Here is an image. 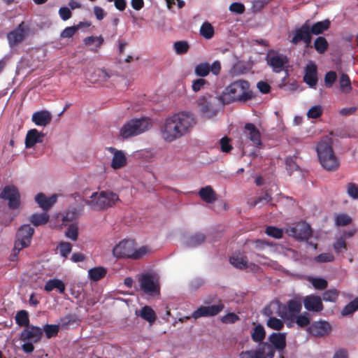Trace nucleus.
<instances>
[{"label":"nucleus","mask_w":358,"mask_h":358,"mask_svg":"<svg viewBox=\"0 0 358 358\" xmlns=\"http://www.w3.org/2000/svg\"><path fill=\"white\" fill-rule=\"evenodd\" d=\"M196 124L193 113L180 112L166 119L162 129L163 138L172 142L189 133Z\"/></svg>","instance_id":"f257e3e1"},{"label":"nucleus","mask_w":358,"mask_h":358,"mask_svg":"<svg viewBox=\"0 0 358 358\" xmlns=\"http://www.w3.org/2000/svg\"><path fill=\"white\" fill-rule=\"evenodd\" d=\"M255 98L250 83L243 79H238L227 85L222 91L219 100L223 104L234 102L245 103Z\"/></svg>","instance_id":"f03ea898"},{"label":"nucleus","mask_w":358,"mask_h":358,"mask_svg":"<svg viewBox=\"0 0 358 358\" xmlns=\"http://www.w3.org/2000/svg\"><path fill=\"white\" fill-rule=\"evenodd\" d=\"M150 252L147 246L135 249L134 240H123L113 249V255L118 259H139Z\"/></svg>","instance_id":"7ed1b4c3"},{"label":"nucleus","mask_w":358,"mask_h":358,"mask_svg":"<svg viewBox=\"0 0 358 358\" xmlns=\"http://www.w3.org/2000/svg\"><path fill=\"white\" fill-rule=\"evenodd\" d=\"M120 201L117 194L110 191H101L94 192L90 199L86 201V204L94 210H104L113 207Z\"/></svg>","instance_id":"20e7f679"},{"label":"nucleus","mask_w":358,"mask_h":358,"mask_svg":"<svg viewBox=\"0 0 358 358\" xmlns=\"http://www.w3.org/2000/svg\"><path fill=\"white\" fill-rule=\"evenodd\" d=\"M316 150L319 161L324 169L334 171L338 168L340 163L330 143L325 141L319 142Z\"/></svg>","instance_id":"39448f33"},{"label":"nucleus","mask_w":358,"mask_h":358,"mask_svg":"<svg viewBox=\"0 0 358 358\" xmlns=\"http://www.w3.org/2000/svg\"><path fill=\"white\" fill-rule=\"evenodd\" d=\"M263 314L268 317L266 326L271 329L280 331L284 327L282 320L278 319L275 315L281 317V303L278 301H271L263 310Z\"/></svg>","instance_id":"423d86ee"},{"label":"nucleus","mask_w":358,"mask_h":358,"mask_svg":"<svg viewBox=\"0 0 358 358\" xmlns=\"http://www.w3.org/2000/svg\"><path fill=\"white\" fill-rule=\"evenodd\" d=\"M149 121L145 118L133 119L125 123L120 129V136L128 138L137 136L148 129Z\"/></svg>","instance_id":"0eeeda50"},{"label":"nucleus","mask_w":358,"mask_h":358,"mask_svg":"<svg viewBox=\"0 0 358 358\" xmlns=\"http://www.w3.org/2000/svg\"><path fill=\"white\" fill-rule=\"evenodd\" d=\"M218 100L216 96L206 94L197 100V104L202 115L207 119L215 117L219 111Z\"/></svg>","instance_id":"6e6552de"},{"label":"nucleus","mask_w":358,"mask_h":358,"mask_svg":"<svg viewBox=\"0 0 358 358\" xmlns=\"http://www.w3.org/2000/svg\"><path fill=\"white\" fill-rule=\"evenodd\" d=\"M34 233V229L30 224H24L18 229L13 249L15 255L30 245Z\"/></svg>","instance_id":"1a4fd4ad"},{"label":"nucleus","mask_w":358,"mask_h":358,"mask_svg":"<svg viewBox=\"0 0 358 358\" xmlns=\"http://www.w3.org/2000/svg\"><path fill=\"white\" fill-rule=\"evenodd\" d=\"M302 304L301 297H294L289 299L285 304L281 303V318L289 322L301 313Z\"/></svg>","instance_id":"9d476101"},{"label":"nucleus","mask_w":358,"mask_h":358,"mask_svg":"<svg viewBox=\"0 0 358 358\" xmlns=\"http://www.w3.org/2000/svg\"><path fill=\"white\" fill-rule=\"evenodd\" d=\"M0 199L8 201V207L11 210L17 209L21 204V195L18 189L13 185H6L0 192Z\"/></svg>","instance_id":"9b49d317"},{"label":"nucleus","mask_w":358,"mask_h":358,"mask_svg":"<svg viewBox=\"0 0 358 358\" xmlns=\"http://www.w3.org/2000/svg\"><path fill=\"white\" fill-rule=\"evenodd\" d=\"M274 348L267 342L259 345L255 350L243 351L239 358H273Z\"/></svg>","instance_id":"f8f14e48"},{"label":"nucleus","mask_w":358,"mask_h":358,"mask_svg":"<svg viewBox=\"0 0 358 358\" xmlns=\"http://www.w3.org/2000/svg\"><path fill=\"white\" fill-rule=\"evenodd\" d=\"M267 64L270 66L273 71L280 73L285 69L289 59L286 55L278 53L274 50H270L266 57Z\"/></svg>","instance_id":"ddd939ff"},{"label":"nucleus","mask_w":358,"mask_h":358,"mask_svg":"<svg viewBox=\"0 0 358 358\" xmlns=\"http://www.w3.org/2000/svg\"><path fill=\"white\" fill-rule=\"evenodd\" d=\"M312 41L311 32L310 31V20H306L299 28L294 30V36L291 43L296 45L300 42H303L306 47L310 46Z\"/></svg>","instance_id":"4468645a"},{"label":"nucleus","mask_w":358,"mask_h":358,"mask_svg":"<svg viewBox=\"0 0 358 358\" xmlns=\"http://www.w3.org/2000/svg\"><path fill=\"white\" fill-rule=\"evenodd\" d=\"M224 308V303L220 300L215 305L201 306L194 310L192 317L196 320L203 317H213L218 315Z\"/></svg>","instance_id":"2eb2a0df"},{"label":"nucleus","mask_w":358,"mask_h":358,"mask_svg":"<svg viewBox=\"0 0 358 358\" xmlns=\"http://www.w3.org/2000/svg\"><path fill=\"white\" fill-rule=\"evenodd\" d=\"M29 27L25 25L24 22L18 24L16 29L9 32L7 38L10 47L13 48L22 43L28 34Z\"/></svg>","instance_id":"dca6fc26"},{"label":"nucleus","mask_w":358,"mask_h":358,"mask_svg":"<svg viewBox=\"0 0 358 358\" xmlns=\"http://www.w3.org/2000/svg\"><path fill=\"white\" fill-rule=\"evenodd\" d=\"M222 66L220 61L216 60L210 65L208 62L197 64L194 68L195 74L203 78L207 76L210 72L215 76H218L221 71Z\"/></svg>","instance_id":"f3484780"},{"label":"nucleus","mask_w":358,"mask_h":358,"mask_svg":"<svg viewBox=\"0 0 358 358\" xmlns=\"http://www.w3.org/2000/svg\"><path fill=\"white\" fill-rule=\"evenodd\" d=\"M141 289L148 295H155L159 293V287L154 281V277L150 273L141 275L138 278Z\"/></svg>","instance_id":"a211bd4d"},{"label":"nucleus","mask_w":358,"mask_h":358,"mask_svg":"<svg viewBox=\"0 0 358 358\" xmlns=\"http://www.w3.org/2000/svg\"><path fill=\"white\" fill-rule=\"evenodd\" d=\"M301 301L307 312L319 313L324 309L322 299L319 296L307 295L301 299Z\"/></svg>","instance_id":"6ab92c4d"},{"label":"nucleus","mask_w":358,"mask_h":358,"mask_svg":"<svg viewBox=\"0 0 358 358\" xmlns=\"http://www.w3.org/2000/svg\"><path fill=\"white\" fill-rule=\"evenodd\" d=\"M43 336V329L40 327L29 325L25 327L20 334V340L22 341H33L38 343Z\"/></svg>","instance_id":"aec40b11"},{"label":"nucleus","mask_w":358,"mask_h":358,"mask_svg":"<svg viewBox=\"0 0 358 358\" xmlns=\"http://www.w3.org/2000/svg\"><path fill=\"white\" fill-rule=\"evenodd\" d=\"M331 331L330 324L324 320L314 322L308 328V331L311 335L319 338L327 336Z\"/></svg>","instance_id":"412c9836"},{"label":"nucleus","mask_w":358,"mask_h":358,"mask_svg":"<svg viewBox=\"0 0 358 358\" xmlns=\"http://www.w3.org/2000/svg\"><path fill=\"white\" fill-rule=\"evenodd\" d=\"M289 232L290 236L297 240H308L312 236L311 227L306 222L299 223L295 227H291Z\"/></svg>","instance_id":"4be33fe9"},{"label":"nucleus","mask_w":358,"mask_h":358,"mask_svg":"<svg viewBox=\"0 0 358 358\" xmlns=\"http://www.w3.org/2000/svg\"><path fill=\"white\" fill-rule=\"evenodd\" d=\"M268 341L270 345L279 351L280 358H284L283 350L286 347V336L285 333H272L269 337Z\"/></svg>","instance_id":"5701e85b"},{"label":"nucleus","mask_w":358,"mask_h":358,"mask_svg":"<svg viewBox=\"0 0 358 358\" xmlns=\"http://www.w3.org/2000/svg\"><path fill=\"white\" fill-rule=\"evenodd\" d=\"M317 69L313 62L308 63L305 68L303 81L310 87H314L317 83Z\"/></svg>","instance_id":"b1692460"},{"label":"nucleus","mask_w":358,"mask_h":358,"mask_svg":"<svg viewBox=\"0 0 358 358\" xmlns=\"http://www.w3.org/2000/svg\"><path fill=\"white\" fill-rule=\"evenodd\" d=\"M245 136L255 146L262 144L259 130L252 123H246L244 127Z\"/></svg>","instance_id":"393cba45"},{"label":"nucleus","mask_w":358,"mask_h":358,"mask_svg":"<svg viewBox=\"0 0 358 358\" xmlns=\"http://www.w3.org/2000/svg\"><path fill=\"white\" fill-rule=\"evenodd\" d=\"M57 196L52 194L50 197H47L43 193H38L35 196V201L39 207L43 210L48 211L57 202Z\"/></svg>","instance_id":"a878e982"},{"label":"nucleus","mask_w":358,"mask_h":358,"mask_svg":"<svg viewBox=\"0 0 358 358\" xmlns=\"http://www.w3.org/2000/svg\"><path fill=\"white\" fill-rule=\"evenodd\" d=\"M45 134L38 131L36 129H32L28 131L25 138V147L31 148L36 143H42Z\"/></svg>","instance_id":"bb28decb"},{"label":"nucleus","mask_w":358,"mask_h":358,"mask_svg":"<svg viewBox=\"0 0 358 358\" xmlns=\"http://www.w3.org/2000/svg\"><path fill=\"white\" fill-rule=\"evenodd\" d=\"M109 150L113 153L111 162V167L113 169H120L127 164V157L122 151L112 147L109 148Z\"/></svg>","instance_id":"cd10ccee"},{"label":"nucleus","mask_w":358,"mask_h":358,"mask_svg":"<svg viewBox=\"0 0 358 358\" xmlns=\"http://www.w3.org/2000/svg\"><path fill=\"white\" fill-rule=\"evenodd\" d=\"M310 320V314L307 311H304L302 313H299L297 316H295L294 318L287 322V326L291 327L293 323H296L299 328L302 329L309 327L311 324Z\"/></svg>","instance_id":"c85d7f7f"},{"label":"nucleus","mask_w":358,"mask_h":358,"mask_svg":"<svg viewBox=\"0 0 358 358\" xmlns=\"http://www.w3.org/2000/svg\"><path fill=\"white\" fill-rule=\"evenodd\" d=\"M31 120L36 125L45 127L51 122L52 115L46 110L37 111L32 115Z\"/></svg>","instance_id":"c756f323"},{"label":"nucleus","mask_w":358,"mask_h":358,"mask_svg":"<svg viewBox=\"0 0 358 358\" xmlns=\"http://www.w3.org/2000/svg\"><path fill=\"white\" fill-rule=\"evenodd\" d=\"M230 263L237 268L245 269L248 266V257L243 252H235L229 258Z\"/></svg>","instance_id":"7c9ffc66"},{"label":"nucleus","mask_w":358,"mask_h":358,"mask_svg":"<svg viewBox=\"0 0 358 358\" xmlns=\"http://www.w3.org/2000/svg\"><path fill=\"white\" fill-rule=\"evenodd\" d=\"M199 196L207 203H213L217 200V196L210 185L202 187L199 191Z\"/></svg>","instance_id":"2f4dec72"},{"label":"nucleus","mask_w":358,"mask_h":358,"mask_svg":"<svg viewBox=\"0 0 358 358\" xmlns=\"http://www.w3.org/2000/svg\"><path fill=\"white\" fill-rule=\"evenodd\" d=\"M65 288H66V286H65V284L64 283V282L62 281L61 280L57 279V278L48 280L45 282V285L44 287V289L46 292H49L52 291L54 289H57L60 294L64 293Z\"/></svg>","instance_id":"473e14b6"},{"label":"nucleus","mask_w":358,"mask_h":358,"mask_svg":"<svg viewBox=\"0 0 358 358\" xmlns=\"http://www.w3.org/2000/svg\"><path fill=\"white\" fill-rule=\"evenodd\" d=\"M329 27L330 21L329 20H324L323 21L317 22L312 26L310 24V31L311 34L319 35L327 31Z\"/></svg>","instance_id":"72a5a7b5"},{"label":"nucleus","mask_w":358,"mask_h":358,"mask_svg":"<svg viewBox=\"0 0 358 358\" xmlns=\"http://www.w3.org/2000/svg\"><path fill=\"white\" fill-rule=\"evenodd\" d=\"M266 337V331L264 327L258 324L256 325L251 331L252 340L255 343H262V342Z\"/></svg>","instance_id":"f704fd0d"},{"label":"nucleus","mask_w":358,"mask_h":358,"mask_svg":"<svg viewBox=\"0 0 358 358\" xmlns=\"http://www.w3.org/2000/svg\"><path fill=\"white\" fill-rule=\"evenodd\" d=\"M49 215L45 212L42 213H34L29 217V221L35 226L38 227L45 224L49 220Z\"/></svg>","instance_id":"c9c22d12"},{"label":"nucleus","mask_w":358,"mask_h":358,"mask_svg":"<svg viewBox=\"0 0 358 358\" xmlns=\"http://www.w3.org/2000/svg\"><path fill=\"white\" fill-rule=\"evenodd\" d=\"M106 268L102 266L94 267L88 271L89 278L93 281L100 280L106 276Z\"/></svg>","instance_id":"e433bc0d"},{"label":"nucleus","mask_w":358,"mask_h":358,"mask_svg":"<svg viewBox=\"0 0 358 358\" xmlns=\"http://www.w3.org/2000/svg\"><path fill=\"white\" fill-rule=\"evenodd\" d=\"M206 241V236L202 233H196L191 236L187 242V244L189 247H196L200 245Z\"/></svg>","instance_id":"4c0bfd02"},{"label":"nucleus","mask_w":358,"mask_h":358,"mask_svg":"<svg viewBox=\"0 0 358 358\" xmlns=\"http://www.w3.org/2000/svg\"><path fill=\"white\" fill-rule=\"evenodd\" d=\"M140 316L150 323L154 322L157 318L155 311L148 306L142 308Z\"/></svg>","instance_id":"58836bf2"},{"label":"nucleus","mask_w":358,"mask_h":358,"mask_svg":"<svg viewBox=\"0 0 358 358\" xmlns=\"http://www.w3.org/2000/svg\"><path fill=\"white\" fill-rule=\"evenodd\" d=\"M15 322L20 327H25L29 325V318L27 311L24 310H20L15 315Z\"/></svg>","instance_id":"ea45409f"},{"label":"nucleus","mask_w":358,"mask_h":358,"mask_svg":"<svg viewBox=\"0 0 358 358\" xmlns=\"http://www.w3.org/2000/svg\"><path fill=\"white\" fill-rule=\"evenodd\" d=\"M175 52L178 55L186 54L189 50V45L186 41H178L173 43Z\"/></svg>","instance_id":"a19ab883"},{"label":"nucleus","mask_w":358,"mask_h":358,"mask_svg":"<svg viewBox=\"0 0 358 358\" xmlns=\"http://www.w3.org/2000/svg\"><path fill=\"white\" fill-rule=\"evenodd\" d=\"M328 42L323 36H318L314 42V48L319 54H323L328 49Z\"/></svg>","instance_id":"79ce46f5"},{"label":"nucleus","mask_w":358,"mask_h":358,"mask_svg":"<svg viewBox=\"0 0 358 358\" xmlns=\"http://www.w3.org/2000/svg\"><path fill=\"white\" fill-rule=\"evenodd\" d=\"M200 34L206 39H210L214 36V28L208 22L202 24L200 28Z\"/></svg>","instance_id":"37998d69"},{"label":"nucleus","mask_w":358,"mask_h":358,"mask_svg":"<svg viewBox=\"0 0 358 358\" xmlns=\"http://www.w3.org/2000/svg\"><path fill=\"white\" fill-rule=\"evenodd\" d=\"M358 310V296L354 300L348 303L342 310L341 314L343 316H347L352 314Z\"/></svg>","instance_id":"c03bdc74"},{"label":"nucleus","mask_w":358,"mask_h":358,"mask_svg":"<svg viewBox=\"0 0 358 358\" xmlns=\"http://www.w3.org/2000/svg\"><path fill=\"white\" fill-rule=\"evenodd\" d=\"M59 330V325L57 324H45L43 327V332L44 331L48 338L55 337L57 335Z\"/></svg>","instance_id":"a18cd8bd"},{"label":"nucleus","mask_w":358,"mask_h":358,"mask_svg":"<svg viewBox=\"0 0 358 358\" xmlns=\"http://www.w3.org/2000/svg\"><path fill=\"white\" fill-rule=\"evenodd\" d=\"M339 292L336 289L326 290L322 294V299L325 301L335 302L338 299Z\"/></svg>","instance_id":"49530a36"},{"label":"nucleus","mask_w":358,"mask_h":358,"mask_svg":"<svg viewBox=\"0 0 358 358\" xmlns=\"http://www.w3.org/2000/svg\"><path fill=\"white\" fill-rule=\"evenodd\" d=\"M65 236L72 241H76L78 236V226L75 224H70L65 232Z\"/></svg>","instance_id":"de8ad7c7"},{"label":"nucleus","mask_w":358,"mask_h":358,"mask_svg":"<svg viewBox=\"0 0 358 358\" xmlns=\"http://www.w3.org/2000/svg\"><path fill=\"white\" fill-rule=\"evenodd\" d=\"M335 222L338 226H347L352 222V218L347 214H339L336 216Z\"/></svg>","instance_id":"09e8293b"},{"label":"nucleus","mask_w":358,"mask_h":358,"mask_svg":"<svg viewBox=\"0 0 358 358\" xmlns=\"http://www.w3.org/2000/svg\"><path fill=\"white\" fill-rule=\"evenodd\" d=\"M103 38L101 36H87L86 38H84V43L86 45H92L94 43H96V47L97 48H100L102 44L103 43Z\"/></svg>","instance_id":"8fccbe9b"},{"label":"nucleus","mask_w":358,"mask_h":358,"mask_svg":"<svg viewBox=\"0 0 358 358\" xmlns=\"http://www.w3.org/2000/svg\"><path fill=\"white\" fill-rule=\"evenodd\" d=\"M58 248L59 250L60 255L64 258H67L72 250V245L69 242H61Z\"/></svg>","instance_id":"3c124183"},{"label":"nucleus","mask_w":358,"mask_h":358,"mask_svg":"<svg viewBox=\"0 0 358 358\" xmlns=\"http://www.w3.org/2000/svg\"><path fill=\"white\" fill-rule=\"evenodd\" d=\"M340 87L342 90L348 92L351 90V82L349 76L345 73H342L340 77Z\"/></svg>","instance_id":"603ef678"},{"label":"nucleus","mask_w":358,"mask_h":358,"mask_svg":"<svg viewBox=\"0 0 358 358\" xmlns=\"http://www.w3.org/2000/svg\"><path fill=\"white\" fill-rule=\"evenodd\" d=\"M205 85H209V83L204 78H197L192 81V90L197 92L204 88Z\"/></svg>","instance_id":"864d4df0"},{"label":"nucleus","mask_w":358,"mask_h":358,"mask_svg":"<svg viewBox=\"0 0 358 358\" xmlns=\"http://www.w3.org/2000/svg\"><path fill=\"white\" fill-rule=\"evenodd\" d=\"M314 260L318 263L331 262L334 260V256L330 252L321 253L315 257Z\"/></svg>","instance_id":"5fc2aeb1"},{"label":"nucleus","mask_w":358,"mask_h":358,"mask_svg":"<svg viewBox=\"0 0 358 358\" xmlns=\"http://www.w3.org/2000/svg\"><path fill=\"white\" fill-rule=\"evenodd\" d=\"M322 114V108L321 106L316 105L311 107L308 113L307 116L309 118L317 119L320 117Z\"/></svg>","instance_id":"6e6d98bb"},{"label":"nucleus","mask_w":358,"mask_h":358,"mask_svg":"<svg viewBox=\"0 0 358 358\" xmlns=\"http://www.w3.org/2000/svg\"><path fill=\"white\" fill-rule=\"evenodd\" d=\"M313 286L316 289L319 290L324 289L328 286L327 281L324 278H314L311 280Z\"/></svg>","instance_id":"4d7b16f0"},{"label":"nucleus","mask_w":358,"mask_h":358,"mask_svg":"<svg viewBox=\"0 0 358 358\" xmlns=\"http://www.w3.org/2000/svg\"><path fill=\"white\" fill-rule=\"evenodd\" d=\"M266 234L275 238H280L283 235L282 230L275 227H267L266 229Z\"/></svg>","instance_id":"13d9d810"},{"label":"nucleus","mask_w":358,"mask_h":358,"mask_svg":"<svg viewBox=\"0 0 358 358\" xmlns=\"http://www.w3.org/2000/svg\"><path fill=\"white\" fill-rule=\"evenodd\" d=\"M347 193L353 199H358V185L354 182H349L347 185Z\"/></svg>","instance_id":"bf43d9fd"},{"label":"nucleus","mask_w":358,"mask_h":358,"mask_svg":"<svg viewBox=\"0 0 358 358\" xmlns=\"http://www.w3.org/2000/svg\"><path fill=\"white\" fill-rule=\"evenodd\" d=\"M271 200L272 197L271 194L266 192L264 193L263 196H259L256 199H255L253 203H252V206H256L259 204L264 205L265 203L270 202Z\"/></svg>","instance_id":"052dcab7"},{"label":"nucleus","mask_w":358,"mask_h":358,"mask_svg":"<svg viewBox=\"0 0 358 358\" xmlns=\"http://www.w3.org/2000/svg\"><path fill=\"white\" fill-rule=\"evenodd\" d=\"M333 248L336 252L341 253L347 250V245L345 238L341 237L334 243Z\"/></svg>","instance_id":"680f3d73"},{"label":"nucleus","mask_w":358,"mask_h":358,"mask_svg":"<svg viewBox=\"0 0 358 358\" xmlns=\"http://www.w3.org/2000/svg\"><path fill=\"white\" fill-rule=\"evenodd\" d=\"M247 71V69L243 66L239 64H236L233 66V67L231 69L229 73L231 76H238L240 75H243Z\"/></svg>","instance_id":"e2e57ef3"},{"label":"nucleus","mask_w":358,"mask_h":358,"mask_svg":"<svg viewBox=\"0 0 358 358\" xmlns=\"http://www.w3.org/2000/svg\"><path fill=\"white\" fill-rule=\"evenodd\" d=\"M337 78L335 71H330L325 74L324 83L327 87H331Z\"/></svg>","instance_id":"0e129e2a"},{"label":"nucleus","mask_w":358,"mask_h":358,"mask_svg":"<svg viewBox=\"0 0 358 358\" xmlns=\"http://www.w3.org/2000/svg\"><path fill=\"white\" fill-rule=\"evenodd\" d=\"M239 320V317L234 313H227L221 318L222 322L224 324H234Z\"/></svg>","instance_id":"69168bd1"},{"label":"nucleus","mask_w":358,"mask_h":358,"mask_svg":"<svg viewBox=\"0 0 358 358\" xmlns=\"http://www.w3.org/2000/svg\"><path fill=\"white\" fill-rule=\"evenodd\" d=\"M220 149L223 152H229L232 150L230 144V139L227 136L222 138L220 141Z\"/></svg>","instance_id":"338daca9"},{"label":"nucleus","mask_w":358,"mask_h":358,"mask_svg":"<svg viewBox=\"0 0 358 358\" xmlns=\"http://www.w3.org/2000/svg\"><path fill=\"white\" fill-rule=\"evenodd\" d=\"M78 29V26L68 27L61 33L62 38H70L73 36Z\"/></svg>","instance_id":"774afa93"}]
</instances>
